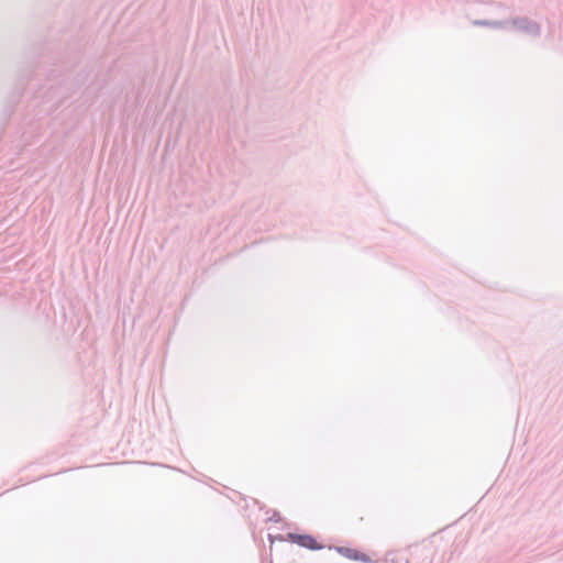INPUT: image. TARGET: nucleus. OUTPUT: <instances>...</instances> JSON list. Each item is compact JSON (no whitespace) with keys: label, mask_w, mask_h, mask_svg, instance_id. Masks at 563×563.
<instances>
[{"label":"nucleus","mask_w":563,"mask_h":563,"mask_svg":"<svg viewBox=\"0 0 563 563\" xmlns=\"http://www.w3.org/2000/svg\"><path fill=\"white\" fill-rule=\"evenodd\" d=\"M336 550H338V552L341 555H343V556H345V558H347L350 560L364 561V562L368 561L366 555L361 553V552H358L357 550H354V549H351V548H345V547L338 548Z\"/></svg>","instance_id":"2"},{"label":"nucleus","mask_w":563,"mask_h":563,"mask_svg":"<svg viewBox=\"0 0 563 563\" xmlns=\"http://www.w3.org/2000/svg\"><path fill=\"white\" fill-rule=\"evenodd\" d=\"M288 539L291 542L309 550H321L323 548L312 536L309 534L289 533Z\"/></svg>","instance_id":"1"}]
</instances>
